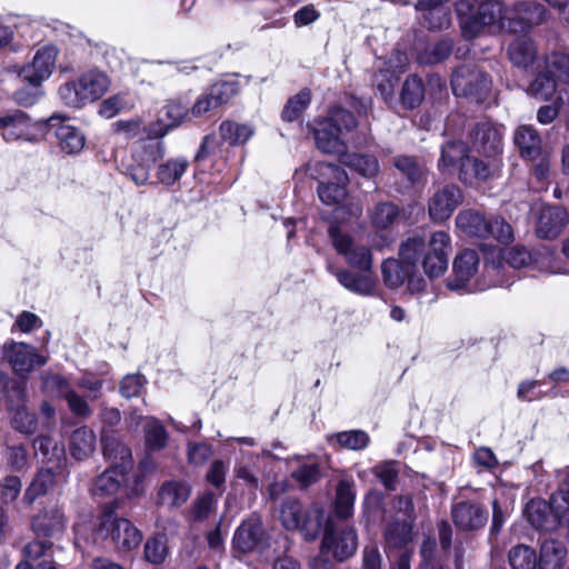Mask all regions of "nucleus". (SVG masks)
<instances>
[{"mask_svg":"<svg viewBox=\"0 0 569 569\" xmlns=\"http://www.w3.org/2000/svg\"><path fill=\"white\" fill-rule=\"evenodd\" d=\"M450 251L451 238L446 231L438 230L429 236L413 234L399 247L401 262L393 258L382 262L383 283L390 289L401 287L410 269H417L418 264L430 279L439 278L448 268Z\"/></svg>","mask_w":569,"mask_h":569,"instance_id":"f257e3e1","label":"nucleus"},{"mask_svg":"<svg viewBox=\"0 0 569 569\" xmlns=\"http://www.w3.org/2000/svg\"><path fill=\"white\" fill-rule=\"evenodd\" d=\"M328 233L337 253L342 256L346 262L358 271L339 269L330 262L327 264V270L348 291L361 297L375 296L378 289V280L372 270L371 248L357 242L351 236L340 230L338 226H330Z\"/></svg>","mask_w":569,"mask_h":569,"instance_id":"f03ea898","label":"nucleus"},{"mask_svg":"<svg viewBox=\"0 0 569 569\" xmlns=\"http://www.w3.org/2000/svg\"><path fill=\"white\" fill-rule=\"evenodd\" d=\"M103 455L111 462V467L101 473L94 481L92 492L94 496L114 495L123 486L126 495L131 497L138 493L136 487H129L128 472L132 469V455L129 447L119 439L107 437L103 439Z\"/></svg>","mask_w":569,"mask_h":569,"instance_id":"7ed1b4c3","label":"nucleus"},{"mask_svg":"<svg viewBox=\"0 0 569 569\" xmlns=\"http://www.w3.org/2000/svg\"><path fill=\"white\" fill-rule=\"evenodd\" d=\"M477 0H459L456 3V11L459 17L461 31L465 38H476L485 27L493 30L508 31L509 11L497 0L482 1L477 12L475 4Z\"/></svg>","mask_w":569,"mask_h":569,"instance_id":"20e7f679","label":"nucleus"},{"mask_svg":"<svg viewBox=\"0 0 569 569\" xmlns=\"http://www.w3.org/2000/svg\"><path fill=\"white\" fill-rule=\"evenodd\" d=\"M441 172H449L459 167V178L465 183L486 180L498 171V162H483L468 156V148L462 141H450L441 148L438 162Z\"/></svg>","mask_w":569,"mask_h":569,"instance_id":"39448f33","label":"nucleus"},{"mask_svg":"<svg viewBox=\"0 0 569 569\" xmlns=\"http://www.w3.org/2000/svg\"><path fill=\"white\" fill-rule=\"evenodd\" d=\"M110 84L106 72L91 69L61 84L58 93L66 106L82 108L99 100L109 90Z\"/></svg>","mask_w":569,"mask_h":569,"instance_id":"423d86ee","label":"nucleus"},{"mask_svg":"<svg viewBox=\"0 0 569 569\" xmlns=\"http://www.w3.org/2000/svg\"><path fill=\"white\" fill-rule=\"evenodd\" d=\"M356 127L353 114L342 108H333L329 116L316 123L315 140L319 150L325 153H343L346 134Z\"/></svg>","mask_w":569,"mask_h":569,"instance_id":"0eeeda50","label":"nucleus"},{"mask_svg":"<svg viewBox=\"0 0 569 569\" xmlns=\"http://www.w3.org/2000/svg\"><path fill=\"white\" fill-rule=\"evenodd\" d=\"M456 226L469 237L492 238L501 243H509L513 240L512 227L499 216L486 218L477 210H462L456 217Z\"/></svg>","mask_w":569,"mask_h":569,"instance_id":"6e6552de","label":"nucleus"},{"mask_svg":"<svg viewBox=\"0 0 569 569\" xmlns=\"http://www.w3.org/2000/svg\"><path fill=\"white\" fill-rule=\"evenodd\" d=\"M279 519L287 530H299L306 540H315L322 528L325 510L312 505L303 511L298 500L287 499L280 507Z\"/></svg>","mask_w":569,"mask_h":569,"instance_id":"1a4fd4ad","label":"nucleus"},{"mask_svg":"<svg viewBox=\"0 0 569 569\" xmlns=\"http://www.w3.org/2000/svg\"><path fill=\"white\" fill-rule=\"evenodd\" d=\"M96 539L110 540L119 550L129 551L142 541L141 532L124 518H119L112 510L103 512L94 527Z\"/></svg>","mask_w":569,"mask_h":569,"instance_id":"9d476101","label":"nucleus"},{"mask_svg":"<svg viewBox=\"0 0 569 569\" xmlns=\"http://www.w3.org/2000/svg\"><path fill=\"white\" fill-rule=\"evenodd\" d=\"M60 120V116H52L47 121L32 120L26 112L14 110L2 117L1 137L7 142H38L44 134L46 127H54Z\"/></svg>","mask_w":569,"mask_h":569,"instance_id":"9b49d317","label":"nucleus"},{"mask_svg":"<svg viewBox=\"0 0 569 569\" xmlns=\"http://www.w3.org/2000/svg\"><path fill=\"white\" fill-rule=\"evenodd\" d=\"M413 525L400 521L399 518L390 521L385 530L386 552L395 563L390 569H410L412 550L409 545L413 540Z\"/></svg>","mask_w":569,"mask_h":569,"instance_id":"f8f14e48","label":"nucleus"},{"mask_svg":"<svg viewBox=\"0 0 569 569\" xmlns=\"http://www.w3.org/2000/svg\"><path fill=\"white\" fill-rule=\"evenodd\" d=\"M164 156L162 142L149 140L137 143L131 152L130 161L124 164L126 174L137 186H144L150 178V170Z\"/></svg>","mask_w":569,"mask_h":569,"instance_id":"ddd939ff","label":"nucleus"},{"mask_svg":"<svg viewBox=\"0 0 569 569\" xmlns=\"http://www.w3.org/2000/svg\"><path fill=\"white\" fill-rule=\"evenodd\" d=\"M478 267L479 256L475 250L466 249L461 251L453 260L452 273L446 281L447 288L459 293H471L487 289L490 284L472 282L478 272Z\"/></svg>","mask_w":569,"mask_h":569,"instance_id":"4468645a","label":"nucleus"},{"mask_svg":"<svg viewBox=\"0 0 569 569\" xmlns=\"http://www.w3.org/2000/svg\"><path fill=\"white\" fill-rule=\"evenodd\" d=\"M491 79L475 66L457 68L451 78L452 91L456 96L469 97L482 102L491 91Z\"/></svg>","mask_w":569,"mask_h":569,"instance_id":"2eb2a0df","label":"nucleus"},{"mask_svg":"<svg viewBox=\"0 0 569 569\" xmlns=\"http://www.w3.org/2000/svg\"><path fill=\"white\" fill-rule=\"evenodd\" d=\"M317 171L327 181H320L317 192L319 199L328 206L338 204L347 198V186L349 178L347 172L340 167L331 163L319 162L316 164Z\"/></svg>","mask_w":569,"mask_h":569,"instance_id":"dca6fc26","label":"nucleus"},{"mask_svg":"<svg viewBox=\"0 0 569 569\" xmlns=\"http://www.w3.org/2000/svg\"><path fill=\"white\" fill-rule=\"evenodd\" d=\"M358 548V536L352 527L333 529L328 522L321 542V553L343 561L353 556Z\"/></svg>","mask_w":569,"mask_h":569,"instance_id":"f3484780","label":"nucleus"},{"mask_svg":"<svg viewBox=\"0 0 569 569\" xmlns=\"http://www.w3.org/2000/svg\"><path fill=\"white\" fill-rule=\"evenodd\" d=\"M535 230L541 239L557 238L569 221V214L562 207L539 204L533 209Z\"/></svg>","mask_w":569,"mask_h":569,"instance_id":"a211bd4d","label":"nucleus"},{"mask_svg":"<svg viewBox=\"0 0 569 569\" xmlns=\"http://www.w3.org/2000/svg\"><path fill=\"white\" fill-rule=\"evenodd\" d=\"M58 50L53 46L40 48L32 61L24 66L20 71V77L31 87H40L41 82L47 80L56 67Z\"/></svg>","mask_w":569,"mask_h":569,"instance_id":"6ab92c4d","label":"nucleus"},{"mask_svg":"<svg viewBox=\"0 0 569 569\" xmlns=\"http://www.w3.org/2000/svg\"><path fill=\"white\" fill-rule=\"evenodd\" d=\"M238 91L239 86L233 80L217 82L197 99L191 108V114L197 118L202 117L227 103Z\"/></svg>","mask_w":569,"mask_h":569,"instance_id":"aec40b11","label":"nucleus"},{"mask_svg":"<svg viewBox=\"0 0 569 569\" xmlns=\"http://www.w3.org/2000/svg\"><path fill=\"white\" fill-rule=\"evenodd\" d=\"M462 202V192L455 184L438 189L428 202L429 217L435 222H441L451 217Z\"/></svg>","mask_w":569,"mask_h":569,"instance_id":"412c9836","label":"nucleus"},{"mask_svg":"<svg viewBox=\"0 0 569 569\" xmlns=\"http://www.w3.org/2000/svg\"><path fill=\"white\" fill-rule=\"evenodd\" d=\"M4 356L12 369L20 375L28 373L47 363V358L37 353L32 346L23 342L4 345Z\"/></svg>","mask_w":569,"mask_h":569,"instance_id":"4be33fe9","label":"nucleus"},{"mask_svg":"<svg viewBox=\"0 0 569 569\" xmlns=\"http://www.w3.org/2000/svg\"><path fill=\"white\" fill-rule=\"evenodd\" d=\"M451 517L455 526L463 531L482 528L488 521L487 509L475 501H460L452 506Z\"/></svg>","mask_w":569,"mask_h":569,"instance_id":"5701e85b","label":"nucleus"},{"mask_svg":"<svg viewBox=\"0 0 569 569\" xmlns=\"http://www.w3.org/2000/svg\"><path fill=\"white\" fill-rule=\"evenodd\" d=\"M508 31L518 33L526 32L533 24H539L546 20L547 11L540 3L519 2L509 11Z\"/></svg>","mask_w":569,"mask_h":569,"instance_id":"b1692460","label":"nucleus"},{"mask_svg":"<svg viewBox=\"0 0 569 569\" xmlns=\"http://www.w3.org/2000/svg\"><path fill=\"white\" fill-rule=\"evenodd\" d=\"M473 147L488 158L487 162L497 161L498 169L500 160L497 158L502 150V133L489 122L478 124L473 130Z\"/></svg>","mask_w":569,"mask_h":569,"instance_id":"393cba45","label":"nucleus"},{"mask_svg":"<svg viewBox=\"0 0 569 569\" xmlns=\"http://www.w3.org/2000/svg\"><path fill=\"white\" fill-rule=\"evenodd\" d=\"M264 531L262 522L258 517H250L241 522L233 535V548L247 553L259 548L262 543Z\"/></svg>","mask_w":569,"mask_h":569,"instance_id":"a878e982","label":"nucleus"},{"mask_svg":"<svg viewBox=\"0 0 569 569\" xmlns=\"http://www.w3.org/2000/svg\"><path fill=\"white\" fill-rule=\"evenodd\" d=\"M513 140L522 158L537 160L542 154L541 138L531 126H520L515 131Z\"/></svg>","mask_w":569,"mask_h":569,"instance_id":"bb28decb","label":"nucleus"},{"mask_svg":"<svg viewBox=\"0 0 569 569\" xmlns=\"http://www.w3.org/2000/svg\"><path fill=\"white\" fill-rule=\"evenodd\" d=\"M64 515L58 508L43 510L33 518L32 529L38 536L54 537L63 531Z\"/></svg>","mask_w":569,"mask_h":569,"instance_id":"cd10ccee","label":"nucleus"},{"mask_svg":"<svg viewBox=\"0 0 569 569\" xmlns=\"http://www.w3.org/2000/svg\"><path fill=\"white\" fill-rule=\"evenodd\" d=\"M508 56L515 67L528 69L536 61L537 49L531 39L519 37L509 44Z\"/></svg>","mask_w":569,"mask_h":569,"instance_id":"c85d7f7f","label":"nucleus"},{"mask_svg":"<svg viewBox=\"0 0 569 569\" xmlns=\"http://www.w3.org/2000/svg\"><path fill=\"white\" fill-rule=\"evenodd\" d=\"M190 487L181 481H167L158 492V503L168 508L182 506L190 497Z\"/></svg>","mask_w":569,"mask_h":569,"instance_id":"c756f323","label":"nucleus"},{"mask_svg":"<svg viewBox=\"0 0 569 569\" xmlns=\"http://www.w3.org/2000/svg\"><path fill=\"white\" fill-rule=\"evenodd\" d=\"M356 487L352 480L342 479L338 482L335 499V513L338 518L348 519L353 515Z\"/></svg>","mask_w":569,"mask_h":569,"instance_id":"7c9ffc66","label":"nucleus"},{"mask_svg":"<svg viewBox=\"0 0 569 569\" xmlns=\"http://www.w3.org/2000/svg\"><path fill=\"white\" fill-rule=\"evenodd\" d=\"M56 137L59 148L67 154L79 153L84 144V134L74 126L62 123L57 128Z\"/></svg>","mask_w":569,"mask_h":569,"instance_id":"2f4dec72","label":"nucleus"},{"mask_svg":"<svg viewBox=\"0 0 569 569\" xmlns=\"http://www.w3.org/2000/svg\"><path fill=\"white\" fill-rule=\"evenodd\" d=\"M567 556L565 546L556 540H545L540 547L538 569H561Z\"/></svg>","mask_w":569,"mask_h":569,"instance_id":"473e14b6","label":"nucleus"},{"mask_svg":"<svg viewBox=\"0 0 569 569\" xmlns=\"http://www.w3.org/2000/svg\"><path fill=\"white\" fill-rule=\"evenodd\" d=\"M188 167L189 161L186 158H170L157 167V180L160 184L171 187L181 179Z\"/></svg>","mask_w":569,"mask_h":569,"instance_id":"72a5a7b5","label":"nucleus"},{"mask_svg":"<svg viewBox=\"0 0 569 569\" xmlns=\"http://www.w3.org/2000/svg\"><path fill=\"white\" fill-rule=\"evenodd\" d=\"M531 268L548 273L569 274V267L562 263L548 247H540L532 252Z\"/></svg>","mask_w":569,"mask_h":569,"instance_id":"f704fd0d","label":"nucleus"},{"mask_svg":"<svg viewBox=\"0 0 569 569\" xmlns=\"http://www.w3.org/2000/svg\"><path fill=\"white\" fill-rule=\"evenodd\" d=\"M341 163L365 178H373L380 170L379 162L375 156L362 153H345Z\"/></svg>","mask_w":569,"mask_h":569,"instance_id":"c9c22d12","label":"nucleus"},{"mask_svg":"<svg viewBox=\"0 0 569 569\" xmlns=\"http://www.w3.org/2000/svg\"><path fill=\"white\" fill-rule=\"evenodd\" d=\"M58 483L57 475L50 468L39 470L30 486L27 488L23 499L32 503L39 496L46 495Z\"/></svg>","mask_w":569,"mask_h":569,"instance_id":"e433bc0d","label":"nucleus"},{"mask_svg":"<svg viewBox=\"0 0 569 569\" xmlns=\"http://www.w3.org/2000/svg\"><path fill=\"white\" fill-rule=\"evenodd\" d=\"M96 448V436L92 430L82 427L73 431L70 441V451L77 460L88 458Z\"/></svg>","mask_w":569,"mask_h":569,"instance_id":"4c0bfd02","label":"nucleus"},{"mask_svg":"<svg viewBox=\"0 0 569 569\" xmlns=\"http://www.w3.org/2000/svg\"><path fill=\"white\" fill-rule=\"evenodd\" d=\"M134 104L136 99L131 93L119 92L104 99L99 106L98 113L106 119H111L120 112L131 110Z\"/></svg>","mask_w":569,"mask_h":569,"instance_id":"58836bf2","label":"nucleus"},{"mask_svg":"<svg viewBox=\"0 0 569 569\" xmlns=\"http://www.w3.org/2000/svg\"><path fill=\"white\" fill-rule=\"evenodd\" d=\"M258 459V455L241 450L240 459L234 467L237 478L243 480L252 489H258L259 487V479L256 471V462Z\"/></svg>","mask_w":569,"mask_h":569,"instance_id":"ea45409f","label":"nucleus"},{"mask_svg":"<svg viewBox=\"0 0 569 569\" xmlns=\"http://www.w3.org/2000/svg\"><path fill=\"white\" fill-rule=\"evenodd\" d=\"M253 128L249 124L223 121L219 127V133L223 141L232 144H243L253 136Z\"/></svg>","mask_w":569,"mask_h":569,"instance_id":"a19ab883","label":"nucleus"},{"mask_svg":"<svg viewBox=\"0 0 569 569\" xmlns=\"http://www.w3.org/2000/svg\"><path fill=\"white\" fill-rule=\"evenodd\" d=\"M425 98L423 82L417 76H409L401 89L400 100L403 107L413 109L422 102Z\"/></svg>","mask_w":569,"mask_h":569,"instance_id":"79ce46f5","label":"nucleus"},{"mask_svg":"<svg viewBox=\"0 0 569 569\" xmlns=\"http://www.w3.org/2000/svg\"><path fill=\"white\" fill-rule=\"evenodd\" d=\"M557 91V80L551 73L540 72L527 88V93L539 100H551Z\"/></svg>","mask_w":569,"mask_h":569,"instance_id":"37998d69","label":"nucleus"},{"mask_svg":"<svg viewBox=\"0 0 569 569\" xmlns=\"http://www.w3.org/2000/svg\"><path fill=\"white\" fill-rule=\"evenodd\" d=\"M36 451L40 452L48 462H53L58 468L66 460L63 446L57 445L50 437L40 436L33 441Z\"/></svg>","mask_w":569,"mask_h":569,"instance_id":"c03bdc74","label":"nucleus"},{"mask_svg":"<svg viewBox=\"0 0 569 569\" xmlns=\"http://www.w3.org/2000/svg\"><path fill=\"white\" fill-rule=\"evenodd\" d=\"M146 445L151 450H161L168 441V432L163 425L154 419L148 418L144 423Z\"/></svg>","mask_w":569,"mask_h":569,"instance_id":"a18cd8bd","label":"nucleus"},{"mask_svg":"<svg viewBox=\"0 0 569 569\" xmlns=\"http://www.w3.org/2000/svg\"><path fill=\"white\" fill-rule=\"evenodd\" d=\"M551 508L555 509L552 503L548 505L543 500H531L527 503L525 512L528 521L535 528L545 530L548 528V516Z\"/></svg>","mask_w":569,"mask_h":569,"instance_id":"49530a36","label":"nucleus"},{"mask_svg":"<svg viewBox=\"0 0 569 569\" xmlns=\"http://www.w3.org/2000/svg\"><path fill=\"white\" fill-rule=\"evenodd\" d=\"M332 439H335L341 448L356 451L366 449L370 443L369 435L359 429L338 432Z\"/></svg>","mask_w":569,"mask_h":569,"instance_id":"de8ad7c7","label":"nucleus"},{"mask_svg":"<svg viewBox=\"0 0 569 569\" xmlns=\"http://www.w3.org/2000/svg\"><path fill=\"white\" fill-rule=\"evenodd\" d=\"M546 69L559 82L569 84V53H551L546 59Z\"/></svg>","mask_w":569,"mask_h":569,"instance_id":"09e8293b","label":"nucleus"},{"mask_svg":"<svg viewBox=\"0 0 569 569\" xmlns=\"http://www.w3.org/2000/svg\"><path fill=\"white\" fill-rule=\"evenodd\" d=\"M509 562L512 569H536L537 557L532 548L519 545L509 552Z\"/></svg>","mask_w":569,"mask_h":569,"instance_id":"8fccbe9b","label":"nucleus"},{"mask_svg":"<svg viewBox=\"0 0 569 569\" xmlns=\"http://www.w3.org/2000/svg\"><path fill=\"white\" fill-rule=\"evenodd\" d=\"M311 100V93L309 90L303 89L298 92L296 96L290 98L282 111V119L286 121H295L297 120L301 113L309 106Z\"/></svg>","mask_w":569,"mask_h":569,"instance_id":"3c124183","label":"nucleus"},{"mask_svg":"<svg viewBox=\"0 0 569 569\" xmlns=\"http://www.w3.org/2000/svg\"><path fill=\"white\" fill-rule=\"evenodd\" d=\"M399 74L391 72L389 69L378 70L375 74V86L381 98L389 103L393 99L395 88L398 83Z\"/></svg>","mask_w":569,"mask_h":569,"instance_id":"603ef678","label":"nucleus"},{"mask_svg":"<svg viewBox=\"0 0 569 569\" xmlns=\"http://www.w3.org/2000/svg\"><path fill=\"white\" fill-rule=\"evenodd\" d=\"M397 217L398 209L390 202H382L377 204L370 213L372 224L380 229L388 228L393 223Z\"/></svg>","mask_w":569,"mask_h":569,"instance_id":"864d4df0","label":"nucleus"},{"mask_svg":"<svg viewBox=\"0 0 569 569\" xmlns=\"http://www.w3.org/2000/svg\"><path fill=\"white\" fill-rule=\"evenodd\" d=\"M70 389V383L59 375L46 373L42 377V391L49 397L64 398Z\"/></svg>","mask_w":569,"mask_h":569,"instance_id":"5fc2aeb1","label":"nucleus"},{"mask_svg":"<svg viewBox=\"0 0 569 569\" xmlns=\"http://www.w3.org/2000/svg\"><path fill=\"white\" fill-rule=\"evenodd\" d=\"M562 475L561 487L551 496V503L559 516L569 519V467Z\"/></svg>","mask_w":569,"mask_h":569,"instance_id":"6e6d98bb","label":"nucleus"},{"mask_svg":"<svg viewBox=\"0 0 569 569\" xmlns=\"http://www.w3.org/2000/svg\"><path fill=\"white\" fill-rule=\"evenodd\" d=\"M319 465L315 460L300 463L298 468L291 472V477L302 487H309L315 483L319 479Z\"/></svg>","mask_w":569,"mask_h":569,"instance_id":"4d7b16f0","label":"nucleus"},{"mask_svg":"<svg viewBox=\"0 0 569 569\" xmlns=\"http://www.w3.org/2000/svg\"><path fill=\"white\" fill-rule=\"evenodd\" d=\"M451 50L452 42L448 39H442L420 54L419 60L421 63L427 64L438 63L447 59L450 56Z\"/></svg>","mask_w":569,"mask_h":569,"instance_id":"13d9d810","label":"nucleus"},{"mask_svg":"<svg viewBox=\"0 0 569 569\" xmlns=\"http://www.w3.org/2000/svg\"><path fill=\"white\" fill-rule=\"evenodd\" d=\"M217 498L212 492H204L199 496L192 506V517L194 520L207 519L216 509Z\"/></svg>","mask_w":569,"mask_h":569,"instance_id":"bf43d9fd","label":"nucleus"},{"mask_svg":"<svg viewBox=\"0 0 569 569\" xmlns=\"http://www.w3.org/2000/svg\"><path fill=\"white\" fill-rule=\"evenodd\" d=\"M12 427L24 435H32L37 430V418L24 407L18 408L12 418Z\"/></svg>","mask_w":569,"mask_h":569,"instance_id":"052dcab7","label":"nucleus"},{"mask_svg":"<svg viewBox=\"0 0 569 569\" xmlns=\"http://www.w3.org/2000/svg\"><path fill=\"white\" fill-rule=\"evenodd\" d=\"M372 472L387 489H395L398 478V470L396 469L395 461L381 462L372 469Z\"/></svg>","mask_w":569,"mask_h":569,"instance_id":"680f3d73","label":"nucleus"},{"mask_svg":"<svg viewBox=\"0 0 569 569\" xmlns=\"http://www.w3.org/2000/svg\"><path fill=\"white\" fill-rule=\"evenodd\" d=\"M167 557L164 542L159 538L149 539L144 546V558L153 565H160Z\"/></svg>","mask_w":569,"mask_h":569,"instance_id":"e2e57ef3","label":"nucleus"},{"mask_svg":"<svg viewBox=\"0 0 569 569\" xmlns=\"http://www.w3.org/2000/svg\"><path fill=\"white\" fill-rule=\"evenodd\" d=\"M532 252L525 248L513 247L506 253V262L513 269H521L526 267L531 268Z\"/></svg>","mask_w":569,"mask_h":569,"instance_id":"0e129e2a","label":"nucleus"},{"mask_svg":"<svg viewBox=\"0 0 569 569\" xmlns=\"http://www.w3.org/2000/svg\"><path fill=\"white\" fill-rule=\"evenodd\" d=\"M395 166L400 170L409 181L417 182L423 174L422 168L409 157H399L395 161Z\"/></svg>","mask_w":569,"mask_h":569,"instance_id":"69168bd1","label":"nucleus"},{"mask_svg":"<svg viewBox=\"0 0 569 569\" xmlns=\"http://www.w3.org/2000/svg\"><path fill=\"white\" fill-rule=\"evenodd\" d=\"M21 491V481L16 476H8L0 483V498L3 503L13 502Z\"/></svg>","mask_w":569,"mask_h":569,"instance_id":"338daca9","label":"nucleus"},{"mask_svg":"<svg viewBox=\"0 0 569 569\" xmlns=\"http://www.w3.org/2000/svg\"><path fill=\"white\" fill-rule=\"evenodd\" d=\"M408 63L407 54L400 50H393L387 60H380L377 68L378 70H390L393 73L400 74L405 71Z\"/></svg>","mask_w":569,"mask_h":569,"instance_id":"774afa93","label":"nucleus"}]
</instances>
